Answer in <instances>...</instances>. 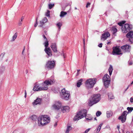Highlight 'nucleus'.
<instances>
[{
  "label": "nucleus",
  "mask_w": 133,
  "mask_h": 133,
  "mask_svg": "<svg viewBox=\"0 0 133 133\" xmlns=\"http://www.w3.org/2000/svg\"><path fill=\"white\" fill-rule=\"evenodd\" d=\"M55 81L54 80L50 79L45 81L43 83L39 84H35L33 90L35 91H38L48 89L47 85H51L54 83Z\"/></svg>",
  "instance_id": "obj_1"
},
{
  "label": "nucleus",
  "mask_w": 133,
  "mask_h": 133,
  "mask_svg": "<svg viewBox=\"0 0 133 133\" xmlns=\"http://www.w3.org/2000/svg\"><path fill=\"white\" fill-rule=\"evenodd\" d=\"M87 110L86 109L82 110L77 112L74 118V120L76 121L84 117L88 120H92V117L90 114H88L87 115Z\"/></svg>",
  "instance_id": "obj_2"
},
{
  "label": "nucleus",
  "mask_w": 133,
  "mask_h": 133,
  "mask_svg": "<svg viewBox=\"0 0 133 133\" xmlns=\"http://www.w3.org/2000/svg\"><path fill=\"white\" fill-rule=\"evenodd\" d=\"M50 121V118L46 115L39 116L38 118V124L39 126H43L48 124Z\"/></svg>",
  "instance_id": "obj_3"
},
{
  "label": "nucleus",
  "mask_w": 133,
  "mask_h": 133,
  "mask_svg": "<svg viewBox=\"0 0 133 133\" xmlns=\"http://www.w3.org/2000/svg\"><path fill=\"white\" fill-rule=\"evenodd\" d=\"M101 99L100 95L99 94L93 95L92 100H89L88 105L90 107L98 102Z\"/></svg>",
  "instance_id": "obj_4"
},
{
  "label": "nucleus",
  "mask_w": 133,
  "mask_h": 133,
  "mask_svg": "<svg viewBox=\"0 0 133 133\" xmlns=\"http://www.w3.org/2000/svg\"><path fill=\"white\" fill-rule=\"evenodd\" d=\"M61 98L65 100H68L70 98V94L69 92L66 90L65 88H63L61 90L60 93Z\"/></svg>",
  "instance_id": "obj_5"
},
{
  "label": "nucleus",
  "mask_w": 133,
  "mask_h": 133,
  "mask_svg": "<svg viewBox=\"0 0 133 133\" xmlns=\"http://www.w3.org/2000/svg\"><path fill=\"white\" fill-rule=\"evenodd\" d=\"M96 81V78H90L87 80L85 82L86 86L88 89L92 88Z\"/></svg>",
  "instance_id": "obj_6"
},
{
  "label": "nucleus",
  "mask_w": 133,
  "mask_h": 133,
  "mask_svg": "<svg viewBox=\"0 0 133 133\" xmlns=\"http://www.w3.org/2000/svg\"><path fill=\"white\" fill-rule=\"evenodd\" d=\"M132 29V26L131 25H129L126 23L122 26L121 28V30L123 33H126Z\"/></svg>",
  "instance_id": "obj_7"
},
{
  "label": "nucleus",
  "mask_w": 133,
  "mask_h": 133,
  "mask_svg": "<svg viewBox=\"0 0 133 133\" xmlns=\"http://www.w3.org/2000/svg\"><path fill=\"white\" fill-rule=\"evenodd\" d=\"M121 51L119 48V46H116L113 48L112 54L114 55H122L121 53Z\"/></svg>",
  "instance_id": "obj_8"
},
{
  "label": "nucleus",
  "mask_w": 133,
  "mask_h": 133,
  "mask_svg": "<svg viewBox=\"0 0 133 133\" xmlns=\"http://www.w3.org/2000/svg\"><path fill=\"white\" fill-rule=\"evenodd\" d=\"M55 65V62L54 61H48L47 62L45 65V68L51 69L54 67Z\"/></svg>",
  "instance_id": "obj_9"
},
{
  "label": "nucleus",
  "mask_w": 133,
  "mask_h": 133,
  "mask_svg": "<svg viewBox=\"0 0 133 133\" xmlns=\"http://www.w3.org/2000/svg\"><path fill=\"white\" fill-rule=\"evenodd\" d=\"M126 35V37L129 38V41L131 43H133V31H130Z\"/></svg>",
  "instance_id": "obj_10"
},
{
  "label": "nucleus",
  "mask_w": 133,
  "mask_h": 133,
  "mask_svg": "<svg viewBox=\"0 0 133 133\" xmlns=\"http://www.w3.org/2000/svg\"><path fill=\"white\" fill-rule=\"evenodd\" d=\"M131 48L130 46L129 45L126 44L121 47V48L124 52H129Z\"/></svg>",
  "instance_id": "obj_11"
},
{
  "label": "nucleus",
  "mask_w": 133,
  "mask_h": 133,
  "mask_svg": "<svg viewBox=\"0 0 133 133\" xmlns=\"http://www.w3.org/2000/svg\"><path fill=\"white\" fill-rule=\"evenodd\" d=\"M110 36L109 33L108 32H104L103 34L101 37V40L104 41L108 37Z\"/></svg>",
  "instance_id": "obj_12"
},
{
  "label": "nucleus",
  "mask_w": 133,
  "mask_h": 133,
  "mask_svg": "<svg viewBox=\"0 0 133 133\" xmlns=\"http://www.w3.org/2000/svg\"><path fill=\"white\" fill-rule=\"evenodd\" d=\"M42 99L37 98L32 103L34 105H36L38 104H40L42 101Z\"/></svg>",
  "instance_id": "obj_13"
},
{
  "label": "nucleus",
  "mask_w": 133,
  "mask_h": 133,
  "mask_svg": "<svg viewBox=\"0 0 133 133\" xmlns=\"http://www.w3.org/2000/svg\"><path fill=\"white\" fill-rule=\"evenodd\" d=\"M48 21V19L46 17L44 18L42 21L39 22L40 25L39 26V27H42L44 24L46 23Z\"/></svg>",
  "instance_id": "obj_14"
},
{
  "label": "nucleus",
  "mask_w": 133,
  "mask_h": 133,
  "mask_svg": "<svg viewBox=\"0 0 133 133\" xmlns=\"http://www.w3.org/2000/svg\"><path fill=\"white\" fill-rule=\"evenodd\" d=\"M44 51L49 56H50L52 55L51 50L49 47L48 48H45Z\"/></svg>",
  "instance_id": "obj_15"
},
{
  "label": "nucleus",
  "mask_w": 133,
  "mask_h": 133,
  "mask_svg": "<svg viewBox=\"0 0 133 133\" xmlns=\"http://www.w3.org/2000/svg\"><path fill=\"white\" fill-rule=\"evenodd\" d=\"M51 47L54 52H57V47L56 43H52L51 45Z\"/></svg>",
  "instance_id": "obj_16"
},
{
  "label": "nucleus",
  "mask_w": 133,
  "mask_h": 133,
  "mask_svg": "<svg viewBox=\"0 0 133 133\" xmlns=\"http://www.w3.org/2000/svg\"><path fill=\"white\" fill-rule=\"evenodd\" d=\"M53 106L55 109L58 110L61 108V104L59 102H57V104L54 105Z\"/></svg>",
  "instance_id": "obj_17"
},
{
  "label": "nucleus",
  "mask_w": 133,
  "mask_h": 133,
  "mask_svg": "<svg viewBox=\"0 0 133 133\" xmlns=\"http://www.w3.org/2000/svg\"><path fill=\"white\" fill-rule=\"evenodd\" d=\"M69 107L68 106H63L61 108V110L63 113L68 112L69 111Z\"/></svg>",
  "instance_id": "obj_18"
},
{
  "label": "nucleus",
  "mask_w": 133,
  "mask_h": 133,
  "mask_svg": "<svg viewBox=\"0 0 133 133\" xmlns=\"http://www.w3.org/2000/svg\"><path fill=\"white\" fill-rule=\"evenodd\" d=\"M108 99L110 101H111L112 99H114L115 97L112 93H108Z\"/></svg>",
  "instance_id": "obj_19"
},
{
  "label": "nucleus",
  "mask_w": 133,
  "mask_h": 133,
  "mask_svg": "<svg viewBox=\"0 0 133 133\" xmlns=\"http://www.w3.org/2000/svg\"><path fill=\"white\" fill-rule=\"evenodd\" d=\"M103 81L105 88H108L109 86V84H110V81L105 80V81Z\"/></svg>",
  "instance_id": "obj_20"
},
{
  "label": "nucleus",
  "mask_w": 133,
  "mask_h": 133,
  "mask_svg": "<svg viewBox=\"0 0 133 133\" xmlns=\"http://www.w3.org/2000/svg\"><path fill=\"white\" fill-rule=\"evenodd\" d=\"M109 78V76L107 74H105L103 78V81H105V80L110 81Z\"/></svg>",
  "instance_id": "obj_21"
},
{
  "label": "nucleus",
  "mask_w": 133,
  "mask_h": 133,
  "mask_svg": "<svg viewBox=\"0 0 133 133\" xmlns=\"http://www.w3.org/2000/svg\"><path fill=\"white\" fill-rule=\"evenodd\" d=\"M113 115V112L111 111H107V116L108 118L112 116Z\"/></svg>",
  "instance_id": "obj_22"
},
{
  "label": "nucleus",
  "mask_w": 133,
  "mask_h": 133,
  "mask_svg": "<svg viewBox=\"0 0 133 133\" xmlns=\"http://www.w3.org/2000/svg\"><path fill=\"white\" fill-rule=\"evenodd\" d=\"M116 27V26H113L111 28L112 31V32L113 34L114 35L117 31V30Z\"/></svg>",
  "instance_id": "obj_23"
},
{
  "label": "nucleus",
  "mask_w": 133,
  "mask_h": 133,
  "mask_svg": "<svg viewBox=\"0 0 133 133\" xmlns=\"http://www.w3.org/2000/svg\"><path fill=\"white\" fill-rule=\"evenodd\" d=\"M126 117H122V116H119L118 118L119 120H121L122 123H124L125 122L126 120Z\"/></svg>",
  "instance_id": "obj_24"
},
{
  "label": "nucleus",
  "mask_w": 133,
  "mask_h": 133,
  "mask_svg": "<svg viewBox=\"0 0 133 133\" xmlns=\"http://www.w3.org/2000/svg\"><path fill=\"white\" fill-rule=\"evenodd\" d=\"M82 81L83 79H81L80 80L78 81L77 83V87H80V86L82 84Z\"/></svg>",
  "instance_id": "obj_25"
},
{
  "label": "nucleus",
  "mask_w": 133,
  "mask_h": 133,
  "mask_svg": "<svg viewBox=\"0 0 133 133\" xmlns=\"http://www.w3.org/2000/svg\"><path fill=\"white\" fill-rule=\"evenodd\" d=\"M103 124V123H102L98 126V127L96 129V132L97 133H98L101 129V126Z\"/></svg>",
  "instance_id": "obj_26"
},
{
  "label": "nucleus",
  "mask_w": 133,
  "mask_h": 133,
  "mask_svg": "<svg viewBox=\"0 0 133 133\" xmlns=\"http://www.w3.org/2000/svg\"><path fill=\"white\" fill-rule=\"evenodd\" d=\"M113 70V69L112 68V66L111 65H110L109 68L108 69L110 75V76L111 75Z\"/></svg>",
  "instance_id": "obj_27"
},
{
  "label": "nucleus",
  "mask_w": 133,
  "mask_h": 133,
  "mask_svg": "<svg viewBox=\"0 0 133 133\" xmlns=\"http://www.w3.org/2000/svg\"><path fill=\"white\" fill-rule=\"evenodd\" d=\"M31 119L33 121H36L37 118V116L35 115H32L30 117Z\"/></svg>",
  "instance_id": "obj_28"
},
{
  "label": "nucleus",
  "mask_w": 133,
  "mask_h": 133,
  "mask_svg": "<svg viewBox=\"0 0 133 133\" xmlns=\"http://www.w3.org/2000/svg\"><path fill=\"white\" fill-rule=\"evenodd\" d=\"M67 14V12H66L61 11L60 13V16L61 17H63L64 16Z\"/></svg>",
  "instance_id": "obj_29"
},
{
  "label": "nucleus",
  "mask_w": 133,
  "mask_h": 133,
  "mask_svg": "<svg viewBox=\"0 0 133 133\" xmlns=\"http://www.w3.org/2000/svg\"><path fill=\"white\" fill-rule=\"evenodd\" d=\"M127 113V111H125L123 112L121 115L120 116H122V117H126Z\"/></svg>",
  "instance_id": "obj_30"
},
{
  "label": "nucleus",
  "mask_w": 133,
  "mask_h": 133,
  "mask_svg": "<svg viewBox=\"0 0 133 133\" xmlns=\"http://www.w3.org/2000/svg\"><path fill=\"white\" fill-rule=\"evenodd\" d=\"M127 109L128 110V113H130L133 110V107H128Z\"/></svg>",
  "instance_id": "obj_31"
},
{
  "label": "nucleus",
  "mask_w": 133,
  "mask_h": 133,
  "mask_svg": "<svg viewBox=\"0 0 133 133\" xmlns=\"http://www.w3.org/2000/svg\"><path fill=\"white\" fill-rule=\"evenodd\" d=\"M72 129V127L70 126H68L67 128L65 133H69V131Z\"/></svg>",
  "instance_id": "obj_32"
},
{
  "label": "nucleus",
  "mask_w": 133,
  "mask_h": 133,
  "mask_svg": "<svg viewBox=\"0 0 133 133\" xmlns=\"http://www.w3.org/2000/svg\"><path fill=\"white\" fill-rule=\"evenodd\" d=\"M57 26L58 27V28L59 31H60V30L61 29V28L62 25V23L60 22L57 23L56 24Z\"/></svg>",
  "instance_id": "obj_33"
},
{
  "label": "nucleus",
  "mask_w": 133,
  "mask_h": 133,
  "mask_svg": "<svg viewBox=\"0 0 133 133\" xmlns=\"http://www.w3.org/2000/svg\"><path fill=\"white\" fill-rule=\"evenodd\" d=\"M126 21H122L121 22H120L118 23V24L120 26H123V24H124V23H125Z\"/></svg>",
  "instance_id": "obj_34"
},
{
  "label": "nucleus",
  "mask_w": 133,
  "mask_h": 133,
  "mask_svg": "<svg viewBox=\"0 0 133 133\" xmlns=\"http://www.w3.org/2000/svg\"><path fill=\"white\" fill-rule=\"evenodd\" d=\"M17 33H16L14 34L12 37V41H14L17 37Z\"/></svg>",
  "instance_id": "obj_35"
},
{
  "label": "nucleus",
  "mask_w": 133,
  "mask_h": 133,
  "mask_svg": "<svg viewBox=\"0 0 133 133\" xmlns=\"http://www.w3.org/2000/svg\"><path fill=\"white\" fill-rule=\"evenodd\" d=\"M44 45L45 47V48H48V47L49 45V43L48 40H47V41H45V42L44 43Z\"/></svg>",
  "instance_id": "obj_36"
},
{
  "label": "nucleus",
  "mask_w": 133,
  "mask_h": 133,
  "mask_svg": "<svg viewBox=\"0 0 133 133\" xmlns=\"http://www.w3.org/2000/svg\"><path fill=\"white\" fill-rule=\"evenodd\" d=\"M24 19V17L23 16L22 17L21 20H20L19 21V23H18V25L19 26H21L22 25V21Z\"/></svg>",
  "instance_id": "obj_37"
},
{
  "label": "nucleus",
  "mask_w": 133,
  "mask_h": 133,
  "mask_svg": "<svg viewBox=\"0 0 133 133\" xmlns=\"http://www.w3.org/2000/svg\"><path fill=\"white\" fill-rule=\"evenodd\" d=\"M54 6V4H49L48 5V6L50 9H51Z\"/></svg>",
  "instance_id": "obj_38"
},
{
  "label": "nucleus",
  "mask_w": 133,
  "mask_h": 133,
  "mask_svg": "<svg viewBox=\"0 0 133 133\" xmlns=\"http://www.w3.org/2000/svg\"><path fill=\"white\" fill-rule=\"evenodd\" d=\"M35 22L34 23V26L35 27H36L38 25V23L37 22V18H36L35 19Z\"/></svg>",
  "instance_id": "obj_39"
},
{
  "label": "nucleus",
  "mask_w": 133,
  "mask_h": 133,
  "mask_svg": "<svg viewBox=\"0 0 133 133\" xmlns=\"http://www.w3.org/2000/svg\"><path fill=\"white\" fill-rule=\"evenodd\" d=\"M102 114L101 111H97L96 113V115L98 117L100 116Z\"/></svg>",
  "instance_id": "obj_40"
},
{
  "label": "nucleus",
  "mask_w": 133,
  "mask_h": 133,
  "mask_svg": "<svg viewBox=\"0 0 133 133\" xmlns=\"http://www.w3.org/2000/svg\"><path fill=\"white\" fill-rule=\"evenodd\" d=\"M50 11L49 10H48L47 11V12L45 14V15L46 16L50 17Z\"/></svg>",
  "instance_id": "obj_41"
},
{
  "label": "nucleus",
  "mask_w": 133,
  "mask_h": 133,
  "mask_svg": "<svg viewBox=\"0 0 133 133\" xmlns=\"http://www.w3.org/2000/svg\"><path fill=\"white\" fill-rule=\"evenodd\" d=\"M61 55L63 56L64 58L66 57V55L63 52L61 54Z\"/></svg>",
  "instance_id": "obj_42"
},
{
  "label": "nucleus",
  "mask_w": 133,
  "mask_h": 133,
  "mask_svg": "<svg viewBox=\"0 0 133 133\" xmlns=\"http://www.w3.org/2000/svg\"><path fill=\"white\" fill-rule=\"evenodd\" d=\"M128 64L130 65H131L132 64V62L131 61H129L128 62Z\"/></svg>",
  "instance_id": "obj_43"
},
{
  "label": "nucleus",
  "mask_w": 133,
  "mask_h": 133,
  "mask_svg": "<svg viewBox=\"0 0 133 133\" xmlns=\"http://www.w3.org/2000/svg\"><path fill=\"white\" fill-rule=\"evenodd\" d=\"M90 128H88V129L86 130L84 132V133H87L88 131L90 130Z\"/></svg>",
  "instance_id": "obj_44"
},
{
  "label": "nucleus",
  "mask_w": 133,
  "mask_h": 133,
  "mask_svg": "<svg viewBox=\"0 0 133 133\" xmlns=\"http://www.w3.org/2000/svg\"><path fill=\"white\" fill-rule=\"evenodd\" d=\"M90 4V3L89 2H88L86 6V8H88V6H89Z\"/></svg>",
  "instance_id": "obj_45"
},
{
  "label": "nucleus",
  "mask_w": 133,
  "mask_h": 133,
  "mask_svg": "<svg viewBox=\"0 0 133 133\" xmlns=\"http://www.w3.org/2000/svg\"><path fill=\"white\" fill-rule=\"evenodd\" d=\"M25 50V47L24 46V49H23V50L22 51V55H24V52Z\"/></svg>",
  "instance_id": "obj_46"
},
{
  "label": "nucleus",
  "mask_w": 133,
  "mask_h": 133,
  "mask_svg": "<svg viewBox=\"0 0 133 133\" xmlns=\"http://www.w3.org/2000/svg\"><path fill=\"white\" fill-rule=\"evenodd\" d=\"M102 45H103L102 43H100L98 45V46L100 48H101L102 47Z\"/></svg>",
  "instance_id": "obj_47"
},
{
  "label": "nucleus",
  "mask_w": 133,
  "mask_h": 133,
  "mask_svg": "<svg viewBox=\"0 0 133 133\" xmlns=\"http://www.w3.org/2000/svg\"><path fill=\"white\" fill-rule=\"evenodd\" d=\"M42 36L43 37V38L45 39V41H47V40H48L44 34Z\"/></svg>",
  "instance_id": "obj_48"
},
{
  "label": "nucleus",
  "mask_w": 133,
  "mask_h": 133,
  "mask_svg": "<svg viewBox=\"0 0 133 133\" xmlns=\"http://www.w3.org/2000/svg\"><path fill=\"white\" fill-rule=\"evenodd\" d=\"M83 44H84V46H85V39L84 38L83 39ZM84 52L85 51V48L84 47Z\"/></svg>",
  "instance_id": "obj_49"
},
{
  "label": "nucleus",
  "mask_w": 133,
  "mask_h": 133,
  "mask_svg": "<svg viewBox=\"0 0 133 133\" xmlns=\"http://www.w3.org/2000/svg\"><path fill=\"white\" fill-rule=\"evenodd\" d=\"M130 101L131 102L133 103V98L132 97H131L130 98Z\"/></svg>",
  "instance_id": "obj_50"
},
{
  "label": "nucleus",
  "mask_w": 133,
  "mask_h": 133,
  "mask_svg": "<svg viewBox=\"0 0 133 133\" xmlns=\"http://www.w3.org/2000/svg\"><path fill=\"white\" fill-rule=\"evenodd\" d=\"M80 70H77V74H76V76H77L79 74V71Z\"/></svg>",
  "instance_id": "obj_51"
},
{
  "label": "nucleus",
  "mask_w": 133,
  "mask_h": 133,
  "mask_svg": "<svg viewBox=\"0 0 133 133\" xmlns=\"http://www.w3.org/2000/svg\"><path fill=\"white\" fill-rule=\"evenodd\" d=\"M69 4H65V6H64L65 8H64V9H63V10H64L65 7H67L68 6Z\"/></svg>",
  "instance_id": "obj_52"
},
{
  "label": "nucleus",
  "mask_w": 133,
  "mask_h": 133,
  "mask_svg": "<svg viewBox=\"0 0 133 133\" xmlns=\"http://www.w3.org/2000/svg\"><path fill=\"white\" fill-rule=\"evenodd\" d=\"M26 90H25V95H24V97L25 98H26Z\"/></svg>",
  "instance_id": "obj_53"
},
{
  "label": "nucleus",
  "mask_w": 133,
  "mask_h": 133,
  "mask_svg": "<svg viewBox=\"0 0 133 133\" xmlns=\"http://www.w3.org/2000/svg\"><path fill=\"white\" fill-rule=\"evenodd\" d=\"M129 87V85H128V87H127V88L126 89H125V91H126L128 89Z\"/></svg>",
  "instance_id": "obj_54"
},
{
  "label": "nucleus",
  "mask_w": 133,
  "mask_h": 133,
  "mask_svg": "<svg viewBox=\"0 0 133 133\" xmlns=\"http://www.w3.org/2000/svg\"><path fill=\"white\" fill-rule=\"evenodd\" d=\"M107 44L108 45L110 44V42H107Z\"/></svg>",
  "instance_id": "obj_55"
},
{
  "label": "nucleus",
  "mask_w": 133,
  "mask_h": 133,
  "mask_svg": "<svg viewBox=\"0 0 133 133\" xmlns=\"http://www.w3.org/2000/svg\"><path fill=\"white\" fill-rule=\"evenodd\" d=\"M25 72H26V73H27L28 72V70H26L25 71Z\"/></svg>",
  "instance_id": "obj_56"
},
{
  "label": "nucleus",
  "mask_w": 133,
  "mask_h": 133,
  "mask_svg": "<svg viewBox=\"0 0 133 133\" xmlns=\"http://www.w3.org/2000/svg\"><path fill=\"white\" fill-rule=\"evenodd\" d=\"M126 133H130V132L129 131H127Z\"/></svg>",
  "instance_id": "obj_57"
},
{
  "label": "nucleus",
  "mask_w": 133,
  "mask_h": 133,
  "mask_svg": "<svg viewBox=\"0 0 133 133\" xmlns=\"http://www.w3.org/2000/svg\"><path fill=\"white\" fill-rule=\"evenodd\" d=\"M117 128L118 129H119V126H117Z\"/></svg>",
  "instance_id": "obj_58"
},
{
  "label": "nucleus",
  "mask_w": 133,
  "mask_h": 133,
  "mask_svg": "<svg viewBox=\"0 0 133 133\" xmlns=\"http://www.w3.org/2000/svg\"><path fill=\"white\" fill-rule=\"evenodd\" d=\"M95 89L96 90H98V88H95Z\"/></svg>",
  "instance_id": "obj_59"
},
{
  "label": "nucleus",
  "mask_w": 133,
  "mask_h": 133,
  "mask_svg": "<svg viewBox=\"0 0 133 133\" xmlns=\"http://www.w3.org/2000/svg\"><path fill=\"white\" fill-rule=\"evenodd\" d=\"M94 119L95 120H97V119H96V118L95 117V118H94Z\"/></svg>",
  "instance_id": "obj_60"
},
{
  "label": "nucleus",
  "mask_w": 133,
  "mask_h": 133,
  "mask_svg": "<svg viewBox=\"0 0 133 133\" xmlns=\"http://www.w3.org/2000/svg\"><path fill=\"white\" fill-rule=\"evenodd\" d=\"M57 123H55V126L57 125Z\"/></svg>",
  "instance_id": "obj_61"
},
{
  "label": "nucleus",
  "mask_w": 133,
  "mask_h": 133,
  "mask_svg": "<svg viewBox=\"0 0 133 133\" xmlns=\"http://www.w3.org/2000/svg\"><path fill=\"white\" fill-rule=\"evenodd\" d=\"M75 10H76V9H77V8H76V7H75Z\"/></svg>",
  "instance_id": "obj_62"
},
{
  "label": "nucleus",
  "mask_w": 133,
  "mask_h": 133,
  "mask_svg": "<svg viewBox=\"0 0 133 133\" xmlns=\"http://www.w3.org/2000/svg\"><path fill=\"white\" fill-rule=\"evenodd\" d=\"M127 12H128V11H126V13L127 14Z\"/></svg>",
  "instance_id": "obj_63"
},
{
  "label": "nucleus",
  "mask_w": 133,
  "mask_h": 133,
  "mask_svg": "<svg viewBox=\"0 0 133 133\" xmlns=\"http://www.w3.org/2000/svg\"><path fill=\"white\" fill-rule=\"evenodd\" d=\"M8 60V59H7L6 60V62H7V61Z\"/></svg>",
  "instance_id": "obj_64"
}]
</instances>
